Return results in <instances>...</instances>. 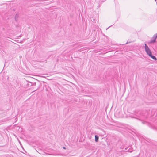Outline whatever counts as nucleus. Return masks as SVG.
Returning <instances> with one entry per match:
<instances>
[{
	"label": "nucleus",
	"instance_id": "nucleus-1",
	"mask_svg": "<svg viewBox=\"0 0 157 157\" xmlns=\"http://www.w3.org/2000/svg\"><path fill=\"white\" fill-rule=\"evenodd\" d=\"M144 46L145 49L147 54L149 55L151 54L152 53L151 52L146 44H145Z\"/></svg>",
	"mask_w": 157,
	"mask_h": 157
},
{
	"label": "nucleus",
	"instance_id": "nucleus-2",
	"mask_svg": "<svg viewBox=\"0 0 157 157\" xmlns=\"http://www.w3.org/2000/svg\"><path fill=\"white\" fill-rule=\"evenodd\" d=\"M156 38L153 36L151 38V40L149 42V43H153L155 42Z\"/></svg>",
	"mask_w": 157,
	"mask_h": 157
},
{
	"label": "nucleus",
	"instance_id": "nucleus-3",
	"mask_svg": "<svg viewBox=\"0 0 157 157\" xmlns=\"http://www.w3.org/2000/svg\"><path fill=\"white\" fill-rule=\"evenodd\" d=\"M149 56L151 57L153 59L155 60H157V58H156L155 56L152 55V53L149 55Z\"/></svg>",
	"mask_w": 157,
	"mask_h": 157
},
{
	"label": "nucleus",
	"instance_id": "nucleus-4",
	"mask_svg": "<svg viewBox=\"0 0 157 157\" xmlns=\"http://www.w3.org/2000/svg\"><path fill=\"white\" fill-rule=\"evenodd\" d=\"M95 140L96 142H98V140L99 137L97 135L95 136Z\"/></svg>",
	"mask_w": 157,
	"mask_h": 157
},
{
	"label": "nucleus",
	"instance_id": "nucleus-5",
	"mask_svg": "<svg viewBox=\"0 0 157 157\" xmlns=\"http://www.w3.org/2000/svg\"><path fill=\"white\" fill-rule=\"evenodd\" d=\"M18 17H19V15H18V14H16V15H15V17H14V18H15V20H16V21H17Z\"/></svg>",
	"mask_w": 157,
	"mask_h": 157
},
{
	"label": "nucleus",
	"instance_id": "nucleus-6",
	"mask_svg": "<svg viewBox=\"0 0 157 157\" xmlns=\"http://www.w3.org/2000/svg\"><path fill=\"white\" fill-rule=\"evenodd\" d=\"M153 36L156 39L157 38V33L155 34Z\"/></svg>",
	"mask_w": 157,
	"mask_h": 157
},
{
	"label": "nucleus",
	"instance_id": "nucleus-7",
	"mask_svg": "<svg viewBox=\"0 0 157 157\" xmlns=\"http://www.w3.org/2000/svg\"><path fill=\"white\" fill-rule=\"evenodd\" d=\"M63 149H66V147H63Z\"/></svg>",
	"mask_w": 157,
	"mask_h": 157
}]
</instances>
